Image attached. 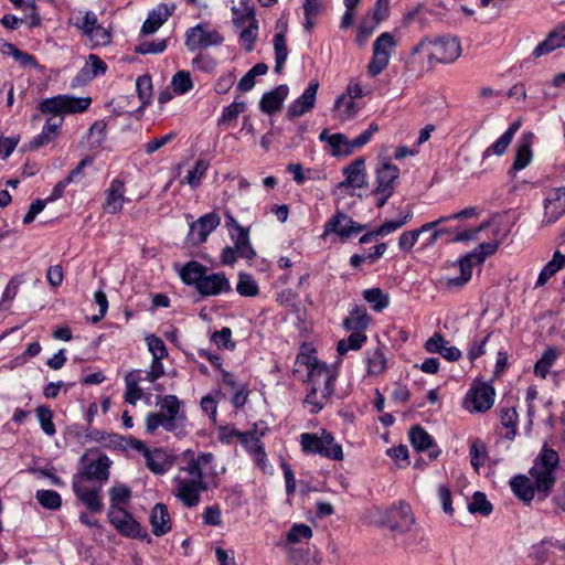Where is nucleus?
Wrapping results in <instances>:
<instances>
[{
    "instance_id": "nucleus-33",
    "label": "nucleus",
    "mask_w": 565,
    "mask_h": 565,
    "mask_svg": "<svg viewBox=\"0 0 565 565\" xmlns=\"http://www.w3.org/2000/svg\"><path fill=\"white\" fill-rule=\"evenodd\" d=\"M242 22L247 25L242 30L239 34V42L246 52H250L254 49V44L258 35V22L252 11H248L242 17Z\"/></svg>"
},
{
    "instance_id": "nucleus-48",
    "label": "nucleus",
    "mask_w": 565,
    "mask_h": 565,
    "mask_svg": "<svg viewBox=\"0 0 565 565\" xmlns=\"http://www.w3.org/2000/svg\"><path fill=\"white\" fill-rule=\"evenodd\" d=\"M145 426L147 433L149 434H152L159 427H163L168 431H174L178 427V425H174L172 422H170L166 416V413L161 411L157 413H149L146 416Z\"/></svg>"
},
{
    "instance_id": "nucleus-38",
    "label": "nucleus",
    "mask_w": 565,
    "mask_h": 565,
    "mask_svg": "<svg viewBox=\"0 0 565 565\" xmlns=\"http://www.w3.org/2000/svg\"><path fill=\"white\" fill-rule=\"evenodd\" d=\"M238 440L253 457L254 461L259 467L264 468L266 463V452L260 439L256 437L255 434L247 433V435H238Z\"/></svg>"
},
{
    "instance_id": "nucleus-29",
    "label": "nucleus",
    "mask_w": 565,
    "mask_h": 565,
    "mask_svg": "<svg viewBox=\"0 0 565 565\" xmlns=\"http://www.w3.org/2000/svg\"><path fill=\"white\" fill-rule=\"evenodd\" d=\"M562 47H565V24L551 31L545 40L535 46L532 55L539 58Z\"/></svg>"
},
{
    "instance_id": "nucleus-7",
    "label": "nucleus",
    "mask_w": 565,
    "mask_h": 565,
    "mask_svg": "<svg viewBox=\"0 0 565 565\" xmlns=\"http://www.w3.org/2000/svg\"><path fill=\"white\" fill-rule=\"evenodd\" d=\"M375 522L382 526H387L396 533H405L414 524V515L411 507L405 502L393 505L388 509L375 508L373 510Z\"/></svg>"
},
{
    "instance_id": "nucleus-21",
    "label": "nucleus",
    "mask_w": 565,
    "mask_h": 565,
    "mask_svg": "<svg viewBox=\"0 0 565 565\" xmlns=\"http://www.w3.org/2000/svg\"><path fill=\"white\" fill-rule=\"evenodd\" d=\"M220 222V216L215 213H209L201 216L190 226V242L195 245L205 242L209 235L218 226Z\"/></svg>"
},
{
    "instance_id": "nucleus-54",
    "label": "nucleus",
    "mask_w": 565,
    "mask_h": 565,
    "mask_svg": "<svg viewBox=\"0 0 565 565\" xmlns=\"http://www.w3.org/2000/svg\"><path fill=\"white\" fill-rule=\"evenodd\" d=\"M488 458V451L486 444L480 440H473L470 444V461L472 467L477 472H479L480 467L483 466Z\"/></svg>"
},
{
    "instance_id": "nucleus-53",
    "label": "nucleus",
    "mask_w": 565,
    "mask_h": 565,
    "mask_svg": "<svg viewBox=\"0 0 565 565\" xmlns=\"http://www.w3.org/2000/svg\"><path fill=\"white\" fill-rule=\"evenodd\" d=\"M363 297L372 306L374 311H382L390 303L388 296L380 288L365 289Z\"/></svg>"
},
{
    "instance_id": "nucleus-27",
    "label": "nucleus",
    "mask_w": 565,
    "mask_h": 565,
    "mask_svg": "<svg viewBox=\"0 0 565 565\" xmlns=\"http://www.w3.org/2000/svg\"><path fill=\"white\" fill-rule=\"evenodd\" d=\"M106 70H107V65L103 60H100L95 54L88 55V58H87L85 65L79 71V73L76 75V77L73 79L72 87H76L82 84L90 82L96 76L104 74L106 72Z\"/></svg>"
},
{
    "instance_id": "nucleus-18",
    "label": "nucleus",
    "mask_w": 565,
    "mask_h": 565,
    "mask_svg": "<svg viewBox=\"0 0 565 565\" xmlns=\"http://www.w3.org/2000/svg\"><path fill=\"white\" fill-rule=\"evenodd\" d=\"M72 486L77 499L86 505L90 512L98 513L102 511L100 487L89 486L88 483L82 482V479H73Z\"/></svg>"
},
{
    "instance_id": "nucleus-4",
    "label": "nucleus",
    "mask_w": 565,
    "mask_h": 565,
    "mask_svg": "<svg viewBox=\"0 0 565 565\" xmlns=\"http://www.w3.org/2000/svg\"><path fill=\"white\" fill-rule=\"evenodd\" d=\"M427 53L428 64L433 66L436 63H452L461 54V45L455 36L423 38L413 49L412 56L418 53Z\"/></svg>"
},
{
    "instance_id": "nucleus-26",
    "label": "nucleus",
    "mask_w": 565,
    "mask_h": 565,
    "mask_svg": "<svg viewBox=\"0 0 565 565\" xmlns=\"http://www.w3.org/2000/svg\"><path fill=\"white\" fill-rule=\"evenodd\" d=\"M425 349L429 353L440 354L450 362L458 361L461 358V351L454 345H449V342L440 333H435L430 337L425 342Z\"/></svg>"
},
{
    "instance_id": "nucleus-39",
    "label": "nucleus",
    "mask_w": 565,
    "mask_h": 565,
    "mask_svg": "<svg viewBox=\"0 0 565 565\" xmlns=\"http://www.w3.org/2000/svg\"><path fill=\"white\" fill-rule=\"evenodd\" d=\"M288 556L292 565H321V556L317 548L290 547Z\"/></svg>"
},
{
    "instance_id": "nucleus-61",
    "label": "nucleus",
    "mask_w": 565,
    "mask_h": 565,
    "mask_svg": "<svg viewBox=\"0 0 565 565\" xmlns=\"http://www.w3.org/2000/svg\"><path fill=\"white\" fill-rule=\"evenodd\" d=\"M36 416L40 423L42 430L47 436H53L55 434V425L53 423V413L49 407L40 406L36 408Z\"/></svg>"
},
{
    "instance_id": "nucleus-19",
    "label": "nucleus",
    "mask_w": 565,
    "mask_h": 565,
    "mask_svg": "<svg viewBox=\"0 0 565 565\" xmlns=\"http://www.w3.org/2000/svg\"><path fill=\"white\" fill-rule=\"evenodd\" d=\"M318 88L319 82L317 79L310 81L308 87L305 89L301 96L288 106L287 117H300L313 109L316 105Z\"/></svg>"
},
{
    "instance_id": "nucleus-20",
    "label": "nucleus",
    "mask_w": 565,
    "mask_h": 565,
    "mask_svg": "<svg viewBox=\"0 0 565 565\" xmlns=\"http://www.w3.org/2000/svg\"><path fill=\"white\" fill-rule=\"evenodd\" d=\"M63 121L64 118L54 115L46 118L42 131L30 140L29 150H36L56 140L61 134Z\"/></svg>"
},
{
    "instance_id": "nucleus-10",
    "label": "nucleus",
    "mask_w": 565,
    "mask_h": 565,
    "mask_svg": "<svg viewBox=\"0 0 565 565\" xmlns=\"http://www.w3.org/2000/svg\"><path fill=\"white\" fill-rule=\"evenodd\" d=\"M543 226L552 225L563 217L565 215V186L547 190L543 201Z\"/></svg>"
},
{
    "instance_id": "nucleus-64",
    "label": "nucleus",
    "mask_w": 565,
    "mask_h": 565,
    "mask_svg": "<svg viewBox=\"0 0 565 565\" xmlns=\"http://www.w3.org/2000/svg\"><path fill=\"white\" fill-rule=\"evenodd\" d=\"M379 23L373 21L371 17L366 15L361 21L358 28L356 42L359 45H363L370 35L374 32Z\"/></svg>"
},
{
    "instance_id": "nucleus-23",
    "label": "nucleus",
    "mask_w": 565,
    "mask_h": 565,
    "mask_svg": "<svg viewBox=\"0 0 565 565\" xmlns=\"http://www.w3.org/2000/svg\"><path fill=\"white\" fill-rule=\"evenodd\" d=\"M146 342L148 350L152 354L149 376L151 380H158L164 374V367L161 361L168 355V351L164 342L156 335L147 337Z\"/></svg>"
},
{
    "instance_id": "nucleus-41",
    "label": "nucleus",
    "mask_w": 565,
    "mask_h": 565,
    "mask_svg": "<svg viewBox=\"0 0 565 565\" xmlns=\"http://www.w3.org/2000/svg\"><path fill=\"white\" fill-rule=\"evenodd\" d=\"M171 12L167 4H161L158 9L151 11L143 22L141 31L149 35L154 33L170 17Z\"/></svg>"
},
{
    "instance_id": "nucleus-47",
    "label": "nucleus",
    "mask_w": 565,
    "mask_h": 565,
    "mask_svg": "<svg viewBox=\"0 0 565 565\" xmlns=\"http://www.w3.org/2000/svg\"><path fill=\"white\" fill-rule=\"evenodd\" d=\"M367 374L376 376L382 374L386 369V358L381 348L367 350L365 352Z\"/></svg>"
},
{
    "instance_id": "nucleus-35",
    "label": "nucleus",
    "mask_w": 565,
    "mask_h": 565,
    "mask_svg": "<svg viewBox=\"0 0 565 565\" xmlns=\"http://www.w3.org/2000/svg\"><path fill=\"white\" fill-rule=\"evenodd\" d=\"M399 175V169L397 166L390 162H383L376 169V186L375 189H384L394 191L395 182Z\"/></svg>"
},
{
    "instance_id": "nucleus-34",
    "label": "nucleus",
    "mask_w": 565,
    "mask_h": 565,
    "mask_svg": "<svg viewBox=\"0 0 565 565\" xmlns=\"http://www.w3.org/2000/svg\"><path fill=\"white\" fill-rule=\"evenodd\" d=\"M441 224H443V220H435L433 222L423 224L417 230L406 231V232L402 233L398 238L399 249L404 250V252H411L412 248L414 247V245L416 244V242L418 241V237L422 234L427 233Z\"/></svg>"
},
{
    "instance_id": "nucleus-45",
    "label": "nucleus",
    "mask_w": 565,
    "mask_h": 565,
    "mask_svg": "<svg viewBox=\"0 0 565 565\" xmlns=\"http://www.w3.org/2000/svg\"><path fill=\"white\" fill-rule=\"evenodd\" d=\"M237 235L234 241V248L241 258L253 259L256 255L250 245L248 231L239 224H236Z\"/></svg>"
},
{
    "instance_id": "nucleus-63",
    "label": "nucleus",
    "mask_w": 565,
    "mask_h": 565,
    "mask_svg": "<svg viewBox=\"0 0 565 565\" xmlns=\"http://www.w3.org/2000/svg\"><path fill=\"white\" fill-rule=\"evenodd\" d=\"M329 145L332 147L334 154H350L353 151L351 148V140L343 134L331 135L329 138Z\"/></svg>"
},
{
    "instance_id": "nucleus-55",
    "label": "nucleus",
    "mask_w": 565,
    "mask_h": 565,
    "mask_svg": "<svg viewBox=\"0 0 565 565\" xmlns=\"http://www.w3.org/2000/svg\"><path fill=\"white\" fill-rule=\"evenodd\" d=\"M413 217V212L411 210H407L402 216H399L396 220H390L385 221L380 227L375 230V234L380 236L388 235L398 228H401L403 225H405L408 221H411Z\"/></svg>"
},
{
    "instance_id": "nucleus-40",
    "label": "nucleus",
    "mask_w": 565,
    "mask_h": 565,
    "mask_svg": "<svg viewBox=\"0 0 565 565\" xmlns=\"http://www.w3.org/2000/svg\"><path fill=\"white\" fill-rule=\"evenodd\" d=\"M157 404L160 406V411L166 413L168 419L174 425H178L179 420L184 419V415L181 413V401L175 395L158 397Z\"/></svg>"
},
{
    "instance_id": "nucleus-46",
    "label": "nucleus",
    "mask_w": 565,
    "mask_h": 565,
    "mask_svg": "<svg viewBox=\"0 0 565 565\" xmlns=\"http://www.w3.org/2000/svg\"><path fill=\"white\" fill-rule=\"evenodd\" d=\"M565 267V255L555 252L552 260H550L541 270L535 287L544 286L558 270Z\"/></svg>"
},
{
    "instance_id": "nucleus-28",
    "label": "nucleus",
    "mask_w": 565,
    "mask_h": 565,
    "mask_svg": "<svg viewBox=\"0 0 565 565\" xmlns=\"http://www.w3.org/2000/svg\"><path fill=\"white\" fill-rule=\"evenodd\" d=\"M143 458L147 468L154 475H164L173 466V457L162 448L150 449Z\"/></svg>"
},
{
    "instance_id": "nucleus-32",
    "label": "nucleus",
    "mask_w": 565,
    "mask_h": 565,
    "mask_svg": "<svg viewBox=\"0 0 565 565\" xmlns=\"http://www.w3.org/2000/svg\"><path fill=\"white\" fill-rule=\"evenodd\" d=\"M288 92L287 85H279L271 92L264 94L259 103L260 110L269 115L278 111L288 96Z\"/></svg>"
},
{
    "instance_id": "nucleus-59",
    "label": "nucleus",
    "mask_w": 565,
    "mask_h": 565,
    "mask_svg": "<svg viewBox=\"0 0 565 565\" xmlns=\"http://www.w3.org/2000/svg\"><path fill=\"white\" fill-rule=\"evenodd\" d=\"M312 537V530L309 525L302 523H295L286 534L288 544H296L302 539L309 540Z\"/></svg>"
},
{
    "instance_id": "nucleus-36",
    "label": "nucleus",
    "mask_w": 565,
    "mask_h": 565,
    "mask_svg": "<svg viewBox=\"0 0 565 565\" xmlns=\"http://www.w3.org/2000/svg\"><path fill=\"white\" fill-rule=\"evenodd\" d=\"M520 126V121H514L511 124L505 132L482 152V158L487 159L492 154L502 156L505 153Z\"/></svg>"
},
{
    "instance_id": "nucleus-9",
    "label": "nucleus",
    "mask_w": 565,
    "mask_h": 565,
    "mask_svg": "<svg viewBox=\"0 0 565 565\" xmlns=\"http://www.w3.org/2000/svg\"><path fill=\"white\" fill-rule=\"evenodd\" d=\"M224 36L206 23H200L190 28L185 33V45L189 51L218 46L223 44Z\"/></svg>"
},
{
    "instance_id": "nucleus-6",
    "label": "nucleus",
    "mask_w": 565,
    "mask_h": 565,
    "mask_svg": "<svg viewBox=\"0 0 565 565\" xmlns=\"http://www.w3.org/2000/svg\"><path fill=\"white\" fill-rule=\"evenodd\" d=\"M92 105L90 97H76L72 95H56L43 99L38 109L44 115H54L62 117L66 114H81L86 111Z\"/></svg>"
},
{
    "instance_id": "nucleus-5",
    "label": "nucleus",
    "mask_w": 565,
    "mask_h": 565,
    "mask_svg": "<svg viewBox=\"0 0 565 565\" xmlns=\"http://www.w3.org/2000/svg\"><path fill=\"white\" fill-rule=\"evenodd\" d=\"M300 446L302 451L307 454L320 455L321 457L337 461L343 460L341 445L335 443L334 437L324 429H322L320 434H301Z\"/></svg>"
},
{
    "instance_id": "nucleus-51",
    "label": "nucleus",
    "mask_w": 565,
    "mask_h": 565,
    "mask_svg": "<svg viewBox=\"0 0 565 565\" xmlns=\"http://www.w3.org/2000/svg\"><path fill=\"white\" fill-rule=\"evenodd\" d=\"M409 440L418 451L428 450L434 446L431 436L422 427L415 426L409 431Z\"/></svg>"
},
{
    "instance_id": "nucleus-12",
    "label": "nucleus",
    "mask_w": 565,
    "mask_h": 565,
    "mask_svg": "<svg viewBox=\"0 0 565 565\" xmlns=\"http://www.w3.org/2000/svg\"><path fill=\"white\" fill-rule=\"evenodd\" d=\"M494 390L488 384L473 385L467 393L463 406L469 412L482 413L494 403Z\"/></svg>"
},
{
    "instance_id": "nucleus-52",
    "label": "nucleus",
    "mask_w": 565,
    "mask_h": 565,
    "mask_svg": "<svg viewBox=\"0 0 565 565\" xmlns=\"http://www.w3.org/2000/svg\"><path fill=\"white\" fill-rule=\"evenodd\" d=\"M210 162L205 159H199L194 167L188 171V174L185 175V182L192 188L196 189L201 182L204 175L206 174V171L209 170Z\"/></svg>"
},
{
    "instance_id": "nucleus-11",
    "label": "nucleus",
    "mask_w": 565,
    "mask_h": 565,
    "mask_svg": "<svg viewBox=\"0 0 565 565\" xmlns=\"http://www.w3.org/2000/svg\"><path fill=\"white\" fill-rule=\"evenodd\" d=\"M343 174L345 179L337 185L340 192L354 194L355 190L367 186L365 162L362 158H358L347 166L343 169Z\"/></svg>"
},
{
    "instance_id": "nucleus-1",
    "label": "nucleus",
    "mask_w": 565,
    "mask_h": 565,
    "mask_svg": "<svg viewBox=\"0 0 565 565\" xmlns=\"http://www.w3.org/2000/svg\"><path fill=\"white\" fill-rule=\"evenodd\" d=\"M220 475L212 452L186 449L180 456L178 475L173 478V494L184 507L194 508L203 492L218 487Z\"/></svg>"
},
{
    "instance_id": "nucleus-16",
    "label": "nucleus",
    "mask_w": 565,
    "mask_h": 565,
    "mask_svg": "<svg viewBox=\"0 0 565 565\" xmlns=\"http://www.w3.org/2000/svg\"><path fill=\"white\" fill-rule=\"evenodd\" d=\"M458 275L449 276L443 275L437 279V286L439 289L445 291H454L461 289L472 277V263L470 256H465L459 259Z\"/></svg>"
},
{
    "instance_id": "nucleus-24",
    "label": "nucleus",
    "mask_w": 565,
    "mask_h": 565,
    "mask_svg": "<svg viewBox=\"0 0 565 565\" xmlns=\"http://www.w3.org/2000/svg\"><path fill=\"white\" fill-rule=\"evenodd\" d=\"M126 186L125 182L120 179L111 180L108 189L105 192V202L103 209L110 214L119 213L126 202Z\"/></svg>"
},
{
    "instance_id": "nucleus-62",
    "label": "nucleus",
    "mask_w": 565,
    "mask_h": 565,
    "mask_svg": "<svg viewBox=\"0 0 565 565\" xmlns=\"http://www.w3.org/2000/svg\"><path fill=\"white\" fill-rule=\"evenodd\" d=\"M171 85L173 90L180 95L188 93L193 87L190 73L185 71L178 72L173 75Z\"/></svg>"
},
{
    "instance_id": "nucleus-56",
    "label": "nucleus",
    "mask_w": 565,
    "mask_h": 565,
    "mask_svg": "<svg viewBox=\"0 0 565 565\" xmlns=\"http://www.w3.org/2000/svg\"><path fill=\"white\" fill-rule=\"evenodd\" d=\"M468 511L473 514L479 513L487 516L492 512V504L483 492L477 491L473 493L472 500L468 504Z\"/></svg>"
},
{
    "instance_id": "nucleus-3",
    "label": "nucleus",
    "mask_w": 565,
    "mask_h": 565,
    "mask_svg": "<svg viewBox=\"0 0 565 565\" xmlns=\"http://www.w3.org/2000/svg\"><path fill=\"white\" fill-rule=\"evenodd\" d=\"M296 365L307 371L308 393L305 405L312 414L319 413L333 394L337 370L320 362L313 353H300Z\"/></svg>"
},
{
    "instance_id": "nucleus-60",
    "label": "nucleus",
    "mask_w": 565,
    "mask_h": 565,
    "mask_svg": "<svg viewBox=\"0 0 565 565\" xmlns=\"http://www.w3.org/2000/svg\"><path fill=\"white\" fill-rule=\"evenodd\" d=\"M501 424L510 429L507 437L512 439L516 434L518 413L514 407L502 408L500 412Z\"/></svg>"
},
{
    "instance_id": "nucleus-22",
    "label": "nucleus",
    "mask_w": 565,
    "mask_h": 565,
    "mask_svg": "<svg viewBox=\"0 0 565 565\" xmlns=\"http://www.w3.org/2000/svg\"><path fill=\"white\" fill-rule=\"evenodd\" d=\"M110 460L107 456H99L96 460L90 461L81 473L74 476L73 479H82V482L88 483L92 480L106 482L109 478Z\"/></svg>"
},
{
    "instance_id": "nucleus-14",
    "label": "nucleus",
    "mask_w": 565,
    "mask_h": 565,
    "mask_svg": "<svg viewBox=\"0 0 565 565\" xmlns=\"http://www.w3.org/2000/svg\"><path fill=\"white\" fill-rule=\"evenodd\" d=\"M363 230V225L354 222L345 213L337 211V213L326 223L323 236L334 233L339 235L341 239H348L351 235L358 234Z\"/></svg>"
},
{
    "instance_id": "nucleus-2",
    "label": "nucleus",
    "mask_w": 565,
    "mask_h": 565,
    "mask_svg": "<svg viewBox=\"0 0 565 565\" xmlns=\"http://www.w3.org/2000/svg\"><path fill=\"white\" fill-rule=\"evenodd\" d=\"M558 461V454L544 446L530 470L531 478L516 476L511 479L513 493L525 502L533 499L535 491L546 497L555 483Z\"/></svg>"
},
{
    "instance_id": "nucleus-58",
    "label": "nucleus",
    "mask_w": 565,
    "mask_h": 565,
    "mask_svg": "<svg viewBox=\"0 0 565 565\" xmlns=\"http://www.w3.org/2000/svg\"><path fill=\"white\" fill-rule=\"evenodd\" d=\"M35 498L43 508L49 510H57L62 505L61 495L53 490H38Z\"/></svg>"
},
{
    "instance_id": "nucleus-25",
    "label": "nucleus",
    "mask_w": 565,
    "mask_h": 565,
    "mask_svg": "<svg viewBox=\"0 0 565 565\" xmlns=\"http://www.w3.org/2000/svg\"><path fill=\"white\" fill-rule=\"evenodd\" d=\"M202 296H217L231 290L228 279L224 274H204L196 289Z\"/></svg>"
},
{
    "instance_id": "nucleus-57",
    "label": "nucleus",
    "mask_w": 565,
    "mask_h": 565,
    "mask_svg": "<svg viewBox=\"0 0 565 565\" xmlns=\"http://www.w3.org/2000/svg\"><path fill=\"white\" fill-rule=\"evenodd\" d=\"M236 290L243 297H255L259 292L256 280L248 274H239Z\"/></svg>"
},
{
    "instance_id": "nucleus-17",
    "label": "nucleus",
    "mask_w": 565,
    "mask_h": 565,
    "mask_svg": "<svg viewBox=\"0 0 565 565\" xmlns=\"http://www.w3.org/2000/svg\"><path fill=\"white\" fill-rule=\"evenodd\" d=\"M150 367L148 370H132L128 372L125 376V385L126 391L124 394V399L126 403L136 405L138 401L145 397L143 391L140 387V384L143 381H148L150 383H154L157 380H151L149 376Z\"/></svg>"
},
{
    "instance_id": "nucleus-15",
    "label": "nucleus",
    "mask_w": 565,
    "mask_h": 565,
    "mask_svg": "<svg viewBox=\"0 0 565 565\" xmlns=\"http://www.w3.org/2000/svg\"><path fill=\"white\" fill-rule=\"evenodd\" d=\"M458 275L449 276L443 275L437 279V286L439 289L445 291H454L461 289L472 277V263L470 256H465L459 259Z\"/></svg>"
},
{
    "instance_id": "nucleus-50",
    "label": "nucleus",
    "mask_w": 565,
    "mask_h": 565,
    "mask_svg": "<svg viewBox=\"0 0 565 565\" xmlns=\"http://www.w3.org/2000/svg\"><path fill=\"white\" fill-rule=\"evenodd\" d=\"M274 51H275V72L280 73L284 64L288 57V47L286 36L284 33H276L273 39Z\"/></svg>"
},
{
    "instance_id": "nucleus-30",
    "label": "nucleus",
    "mask_w": 565,
    "mask_h": 565,
    "mask_svg": "<svg viewBox=\"0 0 565 565\" xmlns=\"http://www.w3.org/2000/svg\"><path fill=\"white\" fill-rule=\"evenodd\" d=\"M150 524L156 536H162L171 530V519L166 504L157 503L151 509Z\"/></svg>"
},
{
    "instance_id": "nucleus-43",
    "label": "nucleus",
    "mask_w": 565,
    "mask_h": 565,
    "mask_svg": "<svg viewBox=\"0 0 565 565\" xmlns=\"http://www.w3.org/2000/svg\"><path fill=\"white\" fill-rule=\"evenodd\" d=\"M532 161L531 136H524L519 142L514 156L512 169L520 171L526 168Z\"/></svg>"
},
{
    "instance_id": "nucleus-49",
    "label": "nucleus",
    "mask_w": 565,
    "mask_h": 565,
    "mask_svg": "<svg viewBox=\"0 0 565 565\" xmlns=\"http://www.w3.org/2000/svg\"><path fill=\"white\" fill-rule=\"evenodd\" d=\"M367 337L365 333L360 331H351V334L347 339H342L338 342L337 351L340 355L345 354L350 350L358 351L366 342Z\"/></svg>"
},
{
    "instance_id": "nucleus-42",
    "label": "nucleus",
    "mask_w": 565,
    "mask_h": 565,
    "mask_svg": "<svg viewBox=\"0 0 565 565\" xmlns=\"http://www.w3.org/2000/svg\"><path fill=\"white\" fill-rule=\"evenodd\" d=\"M207 271L206 267L199 262L192 260L180 268L179 275L185 285H194L198 289L201 279Z\"/></svg>"
},
{
    "instance_id": "nucleus-37",
    "label": "nucleus",
    "mask_w": 565,
    "mask_h": 565,
    "mask_svg": "<svg viewBox=\"0 0 565 565\" xmlns=\"http://www.w3.org/2000/svg\"><path fill=\"white\" fill-rule=\"evenodd\" d=\"M370 322L371 317L367 315L366 309L361 306H355L343 320V327L348 331H360L365 333Z\"/></svg>"
},
{
    "instance_id": "nucleus-8",
    "label": "nucleus",
    "mask_w": 565,
    "mask_h": 565,
    "mask_svg": "<svg viewBox=\"0 0 565 565\" xmlns=\"http://www.w3.org/2000/svg\"><path fill=\"white\" fill-rule=\"evenodd\" d=\"M395 47L396 41L391 33L384 32L376 38L372 47V58L367 65V74L371 77L377 76L387 67Z\"/></svg>"
},
{
    "instance_id": "nucleus-13",
    "label": "nucleus",
    "mask_w": 565,
    "mask_h": 565,
    "mask_svg": "<svg viewBox=\"0 0 565 565\" xmlns=\"http://www.w3.org/2000/svg\"><path fill=\"white\" fill-rule=\"evenodd\" d=\"M107 515L109 522L121 535L129 537L142 536L141 525L125 509L110 505Z\"/></svg>"
},
{
    "instance_id": "nucleus-31",
    "label": "nucleus",
    "mask_w": 565,
    "mask_h": 565,
    "mask_svg": "<svg viewBox=\"0 0 565 565\" xmlns=\"http://www.w3.org/2000/svg\"><path fill=\"white\" fill-rule=\"evenodd\" d=\"M331 111L334 119L345 122L358 115L360 106L351 97L341 94L337 97Z\"/></svg>"
},
{
    "instance_id": "nucleus-44",
    "label": "nucleus",
    "mask_w": 565,
    "mask_h": 565,
    "mask_svg": "<svg viewBox=\"0 0 565 565\" xmlns=\"http://www.w3.org/2000/svg\"><path fill=\"white\" fill-rule=\"evenodd\" d=\"M559 356V351L554 347H548L536 361L534 365V374L540 379H546L551 367Z\"/></svg>"
}]
</instances>
